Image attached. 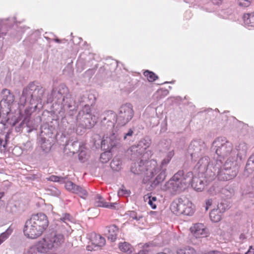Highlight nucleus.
<instances>
[{
    "label": "nucleus",
    "mask_w": 254,
    "mask_h": 254,
    "mask_svg": "<svg viewBox=\"0 0 254 254\" xmlns=\"http://www.w3.org/2000/svg\"><path fill=\"white\" fill-rule=\"evenodd\" d=\"M104 115L101 121L102 125L109 130H112L115 123L118 125L124 126L132 119L134 115L133 106L129 103H126L120 107L117 114L112 111H108Z\"/></svg>",
    "instance_id": "nucleus-1"
},
{
    "label": "nucleus",
    "mask_w": 254,
    "mask_h": 254,
    "mask_svg": "<svg viewBox=\"0 0 254 254\" xmlns=\"http://www.w3.org/2000/svg\"><path fill=\"white\" fill-rule=\"evenodd\" d=\"M48 225L49 221L45 214H33L25 222L23 233L27 238L36 239L42 235Z\"/></svg>",
    "instance_id": "nucleus-2"
},
{
    "label": "nucleus",
    "mask_w": 254,
    "mask_h": 254,
    "mask_svg": "<svg viewBox=\"0 0 254 254\" xmlns=\"http://www.w3.org/2000/svg\"><path fill=\"white\" fill-rule=\"evenodd\" d=\"M54 100L61 105L62 109L64 111H73L78 106V103L69 94L68 88L64 84H61L52 89L51 94L47 96L46 103H52Z\"/></svg>",
    "instance_id": "nucleus-3"
},
{
    "label": "nucleus",
    "mask_w": 254,
    "mask_h": 254,
    "mask_svg": "<svg viewBox=\"0 0 254 254\" xmlns=\"http://www.w3.org/2000/svg\"><path fill=\"white\" fill-rule=\"evenodd\" d=\"M45 89L39 84L31 82L23 89L19 99L20 103L23 106L27 104L34 105L35 108H37L39 105L42 106L45 102Z\"/></svg>",
    "instance_id": "nucleus-4"
},
{
    "label": "nucleus",
    "mask_w": 254,
    "mask_h": 254,
    "mask_svg": "<svg viewBox=\"0 0 254 254\" xmlns=\"http://www.w3.org/2000/svg\"><path fill=\"white\" fill-rule=\"evenodd\" d=\"M132 160L135 162L131 165V172L134 174L144 175L142 180L144 184L147 183L159 170L156 160H147L144 155Z\"/></svg>",
    "instance_id": "nucleus-5"
},
{
    "label": "nucleus",
    "mask_w": 254,
    "mask_h": 254,
    "mask_svg": "<svg viewBox=\"0 0 254 254\" xmlns=\"http://www.w3.org/2000/svg\"><path fill=\"white\" fill-rule=\"evenodd\" d=\"M198 162L194 166V170L198 172V174L205 175V177H208L213 180L216 176L217 173H219V168L222 164V161L214 160L212 164L209 163L210 159L207 156H202L198 160Z\"/></svg>",
    "instance_id": "nucleus-6"
},
{
    "label": "nucleus",
    "mask_w": 254,
    "mask_h": 254,
    "mask_svg": "<svg viewBox=\"0 0 254 254\" xmlns=\"http://www.w3.org/2000/svg\"><path fill=\"white\" fill-rule=\"evenodd\" d=\"M211 149L215 151L218 156L219 159L221 160L227 157H233L236 156V152L233 149L232 143L228 140L225 137H219L215 139L212 142Z\"/></svg>",
    "instance_id": "nucleus-7"
},
{
    "label": "nucleus",
    "mask_w": 254,
    "mask_h": 254,
    "mask_svg": "<svg viewBox=\"0 0 254 254\" xmlns=\"http://www.w3.org/2000/svg\"><path fill=\"white\" fill-rule=\"evenodd\" d=\"M190 181L187 182L184 177V172L179 171L165 184L163 189L173 194L179 193L187 187Z\"/></svg>",
    "instance_id": "nucleus-8"
},
{
    "label": "nucleus",
    "mask_w": 254,
    "mask_h": 254,
    "mask_svg": "<svg viewBox=\"0 0 254 254\" xmlns=\"http://www.w3.org/2000/svg\"><path fill=\"white\" fill-rule=\"evenodd\" d=\"M219 173H217L219 179L223 180H229L235 178L238 172V167L236 161V156L234 157H228L223 165L219 168Z\"/></svg>",
    "instance_id": "nucleus-9"
},
{
    "label": "nucleus",
    "mask_w": 254,
    "mask_h": 254,
    "mask_svg": "<svg viewBox=\"0 0 254 254\" xmlns=\"http://www.w3.org/2000/svg\"><path fill=\"white\" fill-rule=\"evenodd\" d=\"M170 209L176 215H192L194 212L192 203L186 198H180L174 201Z\"/></svg>",
    "instance_id": "nucleus-10"
},
{
    "label": "nucleus",
    "mask_w": 254,
    "mask_h": 254,
    "mask_svg": "<svg viewBox=\"0 0 254 254\" xmlns=\"http://www.w3.org/2000/svg\"><path fill=\"white\" fill-rule=\"evenodd\" d=\"M206 150V146L203 141L194 140L190 144L187 154L190 156L192 161H196L204 154Z\"/></svg>",
    "instance_id": "nucleus-11"
},
{
    "label": "nucleus",
    "mask_w": 254,
    "mask_h": 254,
    "mask_svg": "<svg viewBox=\"0 0 254 254\" xmlns=\"http://www.w3.org/2000/svg\"><path fill=\"white\" fill-rule=\"evenodd\" d=\"M151 143V139L145 137L139 141L137 145L131 146L127 151L128 154L130 156V159H134L143 155L145 157V151L149 147Z\"/></svg>",
    "instance_id": "nucleus-12"
},
{
    "label": "nucleus",
    "mask_w": 254,
    "mask_h": 254,
    "mask_svg": "<svg viewBox=\"0 0 254 254\" xmlns=\"http://www.w3.org/2000/svg\"><path fill=\"white\" fill-rule=\"evenodd\" d=\"M96 123V118L95 115L92 114H86L79 116L77 115L75 121L71 123L73 127L75 126L78 125L85 128H91Z\"/></svg>",
    "instance_id": "nucleus-13"
},
{
    "label": "nucleus",
    "mask_w": 254,
    "mask_h": 254,
    "mask_svg": "<svg viewBox=\"0 0 254 254\" xmlns=\"http://www.w3.org/2000/svg\"><path fill=\"white\" fill-rule=\"evenodd\" d=\"M70 221V216L68 214H64V216L61 217L58 220L56 223V229L54 232L60 233L64 235L68 236L72 231L70 226L68 224Z\"/></svg>",
    "instance_id": "nucleus-14"
},
{
    "label": "nucleus",
    "mask_w": 254,
    "mask_h": 254,
    "mask_svg": "<svg viewBox=\"0 0 254 254\" xmlns=\"http://www.w3.org/2000/svg\"><path fill=\"white\" fill-rule=\"evenodd\" d=\"M65 188L68 191L78 194L83 199H86L88 195V192L84 188L75 185L71 181L65 183Z\"/></svg>",
    "instance_id": "nucleus-15"
},
{
    "label": "nucleus",
    "mask_w": 254,
    "mask_h": 254,
    "mask_svg": "<svg viewBox=\"0 0 254 254\" xmlns=\"http://www.w3.org/2000/svg\"><path fill=\"white\" fill-rule=\"evenodd\" d=\"M211 180L208 177H205V175L198 174V176H194L191 179V186L197 191H201L204 188L207 181Z\"/></svg>",
    "instance_id": "nucleus-16"
},
{
    "label": "nucleus",
    "mask_w": 254,
    "mask_h": 254,
    "mask_svg": "<svg viewBox=\"0 0 254 254\" xmlns=\"http://www.w3.org/2000/svg\"><path fill=\"white\" fill-rule=\"evenodd\" d=\"M118 143V139L115 133L112 132L109 136L104 137L101 142V148L104 150L110 151L111 149L116 146Z\"/></svg>",
    "instance_id": "nucleus-17"
},
{
    "label": "nucleus",
    "mask_w": 254,
    "mask_h": 254,
    "mask_svg": "<svg viewBox=\"0 0 254 254\" xmlns=\"http://www.w3.org/2000/svg\"><path fill=\"white\" fill-rule=\"evenodd\" d=\"M52 249L58 248L62 246L64 242V237L63 234L53 232L51 235L47 237Z\"/></svg>",
    "instance_id": "nucleus-18"
},
{
    "label": "nucleus",
    "mask_w": 254,
    "mask_h": 254,
    "mask_svg": "<svg viewBox=\"0 0 254 254\" xmlns=\"http://www.w3.org/2000/svg\"><path fill=\"white\" fill-rule=\"evenodd\" d=\"M106 244L105 239L100 235L95 234L91 240V245L87 246L88 251H96L103 247Z\"/></svg>",
    "instance_id": "nucleus-19"
},
{
    "label": "nucleus",
    "mask_w": 254,
    "mask_h": 254,
    "mask_svg": "<svg viewBox=\"0 0 254 254\" xmlns=\"http://www.w3.org/2000/svg\"><path fill=\"white\" fill-rule=\"evenodd\" d=\"M191 232L196 238L205 237L207 235V230L202 223L195 224L190 228Z\"/></svg>",
    "instance_id": "nucleus-20"
},
{
    "label": "nucleus",
    "mask_w": 254,
    "mask_h": 254,
    "mask_svg": "<svg viewBox=\"0 0 254 254\" xmlns=\"http://www.w3.org/2000/svg\"><path fill=\"white\" fill-rule=\"evenodd\" d=\"M34 246L38 250L39 253L41 254L47 253L50 250L52 249L48 238H44L38 241Z\"/></svg>",
    "instance_id": "nucleus-21"
},
{
    "label": "nucleus",
    "mask_w": 254,
    "mask_h": 254,
    "mask_svg": "<svg viewBox=\"0 0 254 254\" xmlns=\"http://www.w3.org/2000/svg\"><path fill=\"white\" fill-rule=\"evenodd\" d=\"M1 100L0 102V105L4 103L8 106L11 105L15 100L14 95L7 89H4L1 92Z\"/></svg>",
    "instance_id": "nucleus-22"
},
{
    "label": "nucleus",
    "mask_w": 254,
    "mask_h": 254,
    "mask_svg": "<svg viewBox=\"0 0 254 254\" xmlns=\"http://www.w3.org/2000/svg\"><path fill=\"white\" fill-rule=\"evenodd\" d=\"M158 166H159L158 165ZM159 168L158 171L156 172V174L159 172V171H160V173L159 174V175L156 177L155 179L151 183L150 187H149L150 190H154L160 183L164 181V180L165 179V178L166 177V168H160V167H158ZM155 175V174H154V176Z\"/></svg>",
    "instance_id": "nucleus-23"
},
{
    "label": "nucleus",
    "mask_w": 254,
    "mask_h": 254,
    "mask_svg": "<svg viewBox=\"0 0 254 254\" xmlns=\"http://www.w3.org/2000/svg\"><path fill=\"white\" fill-rule=\"evenodd\" d=\"M94 205L96 207H103L109 208H115L117 203H108L105 201L104 198L100 194H97L94 197Z\"/></svg>",
    "instance_id": "nucleus-24"
},
{
    "label": "nucleus",
    "mask_w": 254,
    "mask_h": 254,
    "mask_svg": "<svg viewBox=\"0 0 254 254\" xmlns=\"http://www.w3.org/2000/svg\"><path fill=\"white\" fill-rule=\"evenodd\" d=\"M80 143L77 140H69L64 146V151L68 153V151L72 154L77 153L79 151Z\"/></svg>",
    "instance_id": "nucleus-25"
},
{
    "label": "nucleus",
    "mask_w": 254,
    "mask_h": 254,
    "mask_svg": "<svg viewBox=\"0 0 254 254\" xmlns=\"http://www.w3.org/2000/svg\"><path fill=\"white\" fill-rule=\"evenodd\" d=\"M88 99V97L83 96L79 101L80 104H82V106H83L82 109L78 113V115H79V116H83L86 114H91L90 105L87 103Z\"/></svg>",
    "instance_id": "nucleus-26"
},
{
    "label": "nucleus",
    "mask_w": 254,
    "mask_h": 254,
    "mask_svg": "<svg viewBox=\"0 0 254 254\" xmlns=\"http://www.w3.org/2000/svg\"><path fill=\"white\" fill-rule=\"evenodd\" d=\"M235 149L237 151V153H236V157L238 156L241 159L243 156L246 155L248 147L245 143L241 142L236 145Z\"/></svg>",
    "instance_id": "nucleus-27"
},
{
    "label": "nucleus",
    "mask_w": 254,
    "mask_h": 254,
    "mask_svg": "<svg viewBox=\"0 0 254 254\" xmlns=\"http://www.w3.org/2000/svg\"><path fill=\"white\" fill-rule=\"evenodd\" d=\"M119 232V229L115 225H112L108 227V239L112 242H114L117 239V236Z\"/></svg>",
    "instance_id": "nucleus-28"
},
{
    "label": "nucleus",
    "mask_w": 254,
    "mask_h": 254,
    "mask_svg": "<svg viewBox=\"0 0 254 254\" xmlns=\"http://www.w3.org/2000/svg\"><path fill=\"white\" fill-rule=\"evenodd\" d=\"M243 18L245 25L248 27H254V11L244 14Z\"/></svg>",
    "instance_id": "nucleus-29"
},
{
    "label": "nucleus",
    "mask_w": 254,
    "mask_h": 254,
    "mask_svg": "<svg viewBox=\"0 0 254 254\" xmlns=\"http://www.w3.org/2000/svg\"><path fill=\"white\" fill-rule=\"evenodd\" d=\"M119 249L125 253H127L128 254H132L133 248L130 244L127 242L120 243L119 244Z\"/></svg>",
    "instance_id": "nucleus-30"
},
{
    "label": "nucleus",
    "mask_w": 254,
    "mask_h": 254,
    "mask_svg": "<svg viewBox=\"0 0 254 254\" xmlns=\"http://www.w3.org/2000/svg\"><path fill=\"white\" fill-rule=\"evenodd\" d=\"M222 215L216 209L212 210L209 214L210 219L214 222H217L220 221L222 218Z\"/></svg>",
    "instance_id": "nucleus-31"
},
{
    "label": "nucleus",
    "mask_w": 254,
    "mask_h": 254,
    "mask_svg": "<svg viewBox=\"0 0 254 254\" xmlns=\"http://www.w3.org/2000/svg\"><path fill=\"white\" fill-rule=\"evenodd\" d=\"M39 143L43 151L47 152L50 150L51 147V144L49 141L47 140L45 138L41 137L39 140Z\"/></svg>",
    "instance_id": "nucleus-32"
},
{
    "label": "nucleus",
    "mask_w": 254,
    "mask_h": 254,
    "mask_svg": "<svg viewBox=\"0 0 254 254\" xmlns=\"http://www.w3.org/2000/svg\"><path fill=\"white\" fill-rule=\"evenodd\" d=\"M177 254H196V253L193 248L187 247L178 249Z\"/></svg>",
    "instance_id": "nucleus-33"
},
{
    "label": "nucleus",
    "mask_w": 254,
    "mask_h": 254,
    "mask_svg": "<svg viewBox=\"0 0 254 254\" xmlns=\"http://www.w3.org/2000/svg\"><path fill=\"white\" fill-rule=\"evenodd\" d=\"M111 167L113 170L118 171L121 168L122 162L120 158L115 157L114 158L110 164Z\"/></svg>",
    "instance_id": "nucleus-34"
},
{
    "label": "nucleus",
    "mask_w": 254,
    "mask_h": 254,
    "mask_svg": "<svg viewBox=\"0 0 254 254\" xmlns=\"http://www.w3.org/2000/svg\"><path fill=\"white\" fill-rule=\"evenodd\" d=\"M12 232V229L9 227L4 232L1 233L0 235V245L6 240L11 235Z\"/></svg>",
    "instance_id": "nucleus-35"
},
{
    "label": "nucleus",
    "mask_w": 254,
    "mask_h": 254,
    "mask_svg": "<svg viewBox=\"0 0 254 254\" xmlns=\"http://www.w3.org/2000/svg\"><path fill=\"white\" fill-rule=\"evenodd\" d=\"M143 74L149 82H153L158 78V76L154 72L149 70L144 71Z\"/></svg>",
    "instance_id": "nucleus-36"
},
{
    "label": "nucleus",
    "mask_w": 254,
    "mask_h": 254,
    "mask_svg": "<svg viewBox=\"0 0 254 254\" xmlns=\"http://www.w3.org/2000/svg\"><path fill=\"white\" fill-rule=\"evenodd\" d=\"M111 157V153L110 151L105 152L102 153L100 155V161L102 163H106L110 160Z\"/></svg>",
    "instance_id": "nucleus-37"
},
{
    "label": "nucleus",
    "mask_w": 254,
    "mask_h": 254,
    "mask_svg": "<svg viewBox=\"0 0 254 254\" xmlns=\"http://www.w3.org/2000/svg\"><path fill=\"white\" fill-rule=\"evenodd\" d=\"M222 192L227 197H230L234 193V190L231 187L226 186L222 190Z\"/></svg>",
    "instance_id": "nucleus-38"
},
{
    "label": "nucleus",
    "mask_w": 254,
    "mask_h": 254,
    "mask_svg": "<svg viewBox=\"0 0 254 254\" xmlns=\"http://www.w3.org/2000/svg\"><path fill=\"white\" fill-rule=\"evenodd\" d=\"M254 171V164L248 160L245 167V173L247 175L251 174Z\"/></svg>",
    "instance_id": "nucleus-39"
},
{
    "label": "nucleus",
    "mask_w": 254,
    "mask_h": 254,
    "mask_svg": "<svg viewBox=\"0 0 254 254\" xmlns=\"http://www.w3.org/2000/svg\"><path fill=\"white\" fill-rule=\"evenodd\" d=\"M67 178V177H59L55 175H52L48 179L49 180L55 182H60V183H66L65 182V180Z\"/></svg>",
    "instance_id": "nucleus-40"
},
{
    "label": "nucleus",
    "mask_w": 254,
    "mask_h": 254,
    "mask_svg": "<svg viewBox=\"0 0 254 254\" xmlns=\"http://www.w3.org/2000/svg\"><path fill=\"white\" fill-rule=\"evenodd\" d=\"M146 200H148V203L153 209L156 208V205L153 203L154 201H156L157 199L155 196L146 195L144 197Z\"/></svg>",
    "instance_id": "nucleus-41"
},
{
    "label": "nucleus",
    "mask_w": 254,
    "mask_h": 254,
    "mask_svg": "<svg viewBox=\"0 0 254 254\" xmlns=\"http://www.w3.org/2000/svg\"><path fill=\"white\" fill-rule=\"evenodd\" d=\"M228 209V205L225 202H221L218 204L217 205V208H216L218 211H219L222 214L227 209Z\"/></svg>",
    "instance_id": "nucleus-42"
},
{
    "label": "nucleus",
    "mask_w": 254,
    "mask_h": 254,
    "mask_svg": "<svg viewBox=\"0 0 254 254\" xmlns=\"http://www.w3.org/2000/svg\"><path fill=\"white\" fill-rule=\"evenodd\" d=\"M8 139L9 134L7 133L4 135V138L0 137V146H2L4 149H5Z\"/></svg>",
    "instance_id": "nucleus-43"
},
{
    "label": "nucleus",
    "mask_w": 254,
    "mask_h": 254,
    "mask_svg": "<svg viewBox=\"0 0 254 254\" xmlns=\"http://www.w3.org/2000/svg\"><path fill=\"white\" fill-rule=\"evenodd\" d=\"M253 0H238V5L242 7H247L250 5Z\"/></svg>",
    "instance_id": "nucleus-44"
},
{
    "label": "nucleus",
    "mask_w": 254,
    "mask_h": 254,
    "mask_svg": "<svg viewBox=\"0 0 254 254\" xmlns=\"http://www.w3.org/2000/svg\"><path fill=\"white\" fill-rule=\"evenodd\" d=\"M8 208H9V210H8L12 213L17 212L18 210L17 203H10L7 206V209Z\"/></svg>",
    "instance_id": "nucleus-45"
},
{
    "label": "nucleus",
    "mask_w": 254,
    "mask_h": 254,
    "mask_svg": "<svg viewBox=\"0 0 254 254\" xmlns=\"http://www.w3.org/2000/svg\"><path fill=\"white\" fill-rule=\"evenodd\" d=\"M134 133V128H129L127 132L125 133L124 135V140L128 139H130L133 135Z\"/></svg>",
    "instance_id": "nucleus-46"
},
{
    "label": "nucleus",
    "mask_w": 254,
    "mask_h": 254,
    "mask_svg": "<svg viewBox=\"0 0 254 254\" xmlns=\"http://www.w3.org/2000/svg\"><path fill=\"white\" fill-rule=\"evenodd\" d=\"M130 218H132L133 220H135L137 221L142 220L143 217L141 215H137L135 212H131L129 214Z\"/></svg>",
    "instance_id": "nucleus-47"
},
{
    "label": "nucleus",
    "mask_w": 254,
    "mask_h": 254,
    "mask_svg": "<svg viewBox=\"0 0 254 254\" xmlns=\"http://www.w3.org/2000/svg\"><path fill=\"white\" fill-rule=\"evenodd\" d=\"M129 191L125 189H121L120 190H119L118 192V196H127L129 195Z\"/></svg>",
    "instance_id": "nucleus-48"
},
{
    "label": "nucleus",
    "mask_w": 254,
    "mask_h": 254,
    "mask_svg": "<svg viewBox=\"0 0 254 254\" xmlns=\"http://www.w3.org/2000/svg\"><path fill=\"white\" fill-rule=\"evenodd\" d=\"M171 160L167 158V157H165L162 161L161 164L160 166V168H166V166L170 162Z\"/></svg>",
    "instance_id": "nucleus-49"
},
{
    "label": "nucleus",
    "mask_w": 254,
    "mask_h": 254,
    "mask_svg": "<svg viewBox=\"0 0 254 254\" xmlns=\"http://www.w3.org/2000/svg\"><path fill=\"white\" fill-rule=\"evenodd\" d=\"M212 200L211 199H208L206 201V207L205 209L207 210L209 207L212 205Z\"/></svg>",
    "instance_id": "nucleus-50"
},
{
    "label": "nucleus",
    "mask_w": 254,
    "mask_h": 254,
    "mask_svg": "<svg viewBox=\"0 0 254 254\" xmlns=\"http://www.w3.org/2000/svg\"><path fill=\"white\" fill-rule=\"evenodd\" d=\"M85 155V153L83 151H81L79 153V155H78V158L79 159V160H80L81 162H84V158L85 157H83V156Z\"/></svg>",
    "instance_id": "nucleus-51"
},
{
    "label": "nucleus",
    "mask_w": 254,
    "mask_h": 254,
    "mask_svg": "<svg viewBox=\"0 0 254 254\" xmlns=\"http://www.w3.org/2000/svg\"><path fill=\"white\" fill-rule=\"evenodd\" d=\"M174 155V151L173 150H172L171 151H169L167 153V155L166 157H167V158L169 159L170 160H171V159L173 157Z\"/></svg>",
    "instance_id": "nucleus-52"
},
{
    "label": "nucleus",
    "mask_w": 254,
    "mask_h": 254,
    "mask_svg": "<svg viewBox=\"0 0 254 254\" xmlns=\"http://www.w3.org/2000/svg\"><path fill=\"white\" fill-rule=\"evenodd\" d=\"M245 254H254V248L252 246H250L249 250L245 252Z\"/></svg>",
    "instance_id": "nucleus-53"
},
{
    "label": "nucleus",
    "mask_w": 254,
    "mask_h": 254,
    "mask_svg": "<svg viewBox=\"0 0 254 254\" xmlns=\"http://www.w3.org/2000/svg\"><path fill=\"white\" fill-rule=\"evenodd\" d=\"M249 161L251 162L254 164V154L250 156L248 159Z\"/></svg>",
    "instance_id": "nucleus-54"
},
{
    "label": "nucleus",
    "mask_w": 254,
    "mask_h": 254,
    "mask_svg": "<svg viewBox=\"0 0 254 254\" xmlns=\"http://www.w3.org/2000/svg\"><path fill=\"white\" fill-rule=\"evenodd\" d=\"M240 240L243 241L246 239L245 235L244 234H241L239 236Z\"/></svg>",
    "instance_id": "nucleus-55"
},
{
    "label": "nucleus",
    "mask_w": 254,
    "mask_h": 254,
    "mask_svg": "<svg viewBox=\"0 0 254 254\" xmlns=\"http://www.w3.org/2000/svg\"><path fill=\"white\" fill-rule=\"evenodd\" d=\"M212 2L214 4H219L221 3V1L220 0H212Z\"/></svg>",
    "instance_id": "nucleus-56"
},
{
    "label": "nucleus",
    "mask_w": 254,
    "mask_h": 254,
    "mask_svg": "<svg viewBox=\"0 0 254 254\" xmlns=\"http://www.w3.org/2000/svg\"><path fill=\"white\" fill-rule=\"evenodd\" d=\"M223 254V253H221L220 252H215V251H213V252H211L210 253H209L208 254Z\"/></svg>",
    "instance_id": "nucleus-57"
},
{
    "label": "nucleus",
    "mask_w": 254,
    "mask_h": 254,
    "mask_svg": "<svg viewBox=\"0 0 254 254\" xmlns=\"http://www.w3.org/2000/svg\"><path fill=\"white\" fill-rule=\"evenodd\" d=\"M137 254H146V252L145 250L140 251Z\"/></svg>",
    "instance_id": "nucleus-58"
},
{
    "label": "nucleus",
    "mask_w": 254,
    "mask_h": 254,
    "mask_svg": "<svg viewBox=\"0 0 254 254\" xmlns=\"http://www.w3.org/2000/svg\"><path fill=\"white\" fill-rule=\"evenodd\" d=\"M54 41L57 43H60L61 42V40L59 39H54Z\"/></svg>",
    "instance_id": "nucleus-59"
},
{
    "label": "nucleus",
    "mask_w": 254,
    "mask_h": 254,
    "mask_svg": "<svg viewBox=\"0 0 254 254\" xmlns=\"http://www.w3.org/2000/svg\"><path fill=\"white\" fill-rule=\"evenodd\" d=\"M70 118H71L70 117H67V120L68 123H69Z\"/></svg>",
    "instance_id": "nucleus-60"
},
{
    "label": "nucleus",
    "mask_w": 254,
    "mask_h": 254,
    "mask_svg": "<svg viewBox=\"0 0 254 254\" xmlns=\"http://www.w3.org/2000/svg\"><path fill=\"white\" fill-rule=\"evenodd\" d=\"M3 195V193H0V198H1Z\"/></svg>",
    "instance_id": "nucleus-61"
},
{
    "label": "nucleus",
    "mask_w": 254,
    "mask_h": 254,
    "mask_svg": "<svg viewBox=\"0 0 254 254\" xmlns=\"http://www.w3.org/2000/svg\"><path fill=\"white\" fill-rule=\"evenodd\" d=\"M44 132V131L43 130V127H41V133L42 134Z\"/></svg>",
    "instance_id": "nucleus-62"
},
{
    "label": "nucleus",
    "mask_w": 254,
    "mask_h": 254,
    "mask_svg": "<svg viewBox=\"0 0 254 254\" xmlns=\"http://www.w3.org/2000/svg\"><path fill=\"white\" fill-rule=\"evenodd\" d=\"M158 254H166L164 253H159Z\"/></svg>",
    "instance_id": "nucleus-63"
}]
</instances>
